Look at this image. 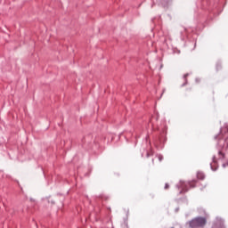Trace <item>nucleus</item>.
<instances>
[{"instance_id": "25", "label": "nucleus", "mask_w": 228, "mask_h": 228, "mask_svg": "<svg viewBox=\"0 0 228 228\" xmlns=\"http://www.w3.org/2000/svg\"><path fill=\"white\" fill-rule=\"evenodd\" d=\"M195 81H196V83H199L200 81V78L196 77Z\"/></svg>"}, {"instance_id": "9", "label": "nucleus", "mask_w": 228, "mask_h": 228, "mask_svg": "<svg viewBox=\"0 0 228 228\" xmlns=\"http://www.w3.org/2000/svg\"><path fill=\"white\" fill-rule=\"evenodd\" d=\"M122 228H129V212L126 213V216L123 217V224H121Z\"/></svg>"}, {"instance_id": "17", "label": "nucleus", "mask_w": 228, "mask_h": 228, "mask_svg": "<svg viewBox=\"0 0 228 228\" xmlns=\"http://www.w3.org/2000/svg\"><path fill=\"white\" fill-rule=\"evenodd\" d=\"M152 22L153 24H161L160 18H154Z\"/></svg>"}, {"instance_id": "2", "label": "nucleus", "mask_w": 228, "mask_h": 228, "mask_svg": "<svg viewBox=\"0 0 228 228\" xmlns=\"http://www.w3.org/2000/svg\"><path fill=\"white\" fill-rule=\"evenodd\" d=\"M168 131V126L167 122L163 121L159 126L156 128L155 135L153 137V143L157 151H162L167 143V134Z\"/></svg>"}, {"instance_id": "20", "label": "nucleus", "mask_w": 228, "mask_h": 228, "mask_svg": "<svg viewBox=\"0 0 228 228\" xmlns=\"http://www.w3.org/2000/svg\"><path fill=\"white\" fill-rule=\"evenodd\" d=\"M222 167H223V168H227V167H228V160L226 161V163H223Z\"/></svg>"}, {"instance_id": "10", "label": "nucleus", "mask_w": 228, "mask_h": 228, "mask_svg": "<svg viewBox=\"0 0 228 228\" xmlns=\"http://www.w3.org/2000/svg\"><path fill=\"white\" fill-rule=\"evenodd\" d=\"M151 156H154V150L152 149V146H151L150 144V147L147 148L146 150V158H151Z\"/></svg>"}, {"instance_id": "12", "label": "nucleus", "mask_w": 228, "mask_h": 228, "mask_svg": "<svg viewBox=\"0 0 228 228\" xmlns=\"http://www.w3.org/2000/svg\"><path fill=\"white\" fill-rule=\"evenodd\" d=\"M187 37H188V30L183 29V31L181 32L182 40H186Z\"/></svg>"}, {"instance_id": "29", "label": "nucleus", "mask_w": 228, "mask_h": 228, "mask_svg": "<svg viewBox=\"0 0 228 228\" xmlns=\"http://www.w3.org/2000/svg\"><path fill=\"white\" fill-rule=\"evenodd\" d=\"M151 161H152V163H154V159H152V160H151Z\"/></svg>"}, {"instance_id": "13", "label": "nucleus", "mask_w": 228, "mask_h": 228, "mask_svg": "<svg viewBox=\"0 0 228 228\" xmlns=\"http://www.w3.org/2000/svg\"><path fill=\"white\" fill-rule=\"evenodd\" d=\"M216 72H219V70H222V61H217L216 63Z\"/></svg>"}, {"instance_id": "8", "label": "nucleus", "mask_w": 228, "mask_h": 228, "mask_svg": "<svg viewBox=\"0 0 228 228\" xmlns=\"http://www.w3.org/2000/svg\"><path fill=\"white\" fill-rule=\"evenodd\" d=\"M153 3H158L159 4H160L161 6H163V8H168V6L172 5V0H152Z\"/></svg>"}, {"instance_id": "11", "label": "nucleus", "mask_w": 228, "mask_h": 228, "mask_svg": "<svg viewBox=\"0 0 228 228\" xmlns=\"http://www.w3.org/2000/svg\"><path fill=\"white\" fill-rule=\"evenodd\" d=\"M103 199H104V197H102V196H99V197L95 198V202L99 208H101V202H102Z\"/></svg>"}, {"instance_id": "14", "label": "nucleus", "mask_w": 228, "mask_h": 228, "mask_svg": "<svg viewBox=\"0 0 228 228\" xmlns=\"http://www.w3.org/2000/svg\"><path fill=\"white\" fill-rule=\"evenodd\" d=\"M197 177H198V179H200V181H203V179H205L206 175H205L204 173H202V172H198V173H197Z\"/></svg>"}, {"instance_id": "4", "label": "nucleus", "mask_w": 228, "mask_h": 228, "mask_svg": "<svg viewBox=\"0 0 228 228\" xmlns=\"http://www.w3.org/2000/svg\"><path fill=\"white\" fill-rule=\"evenodd\" d=\"M195 184H197V180L188 182L180 180L179 183H176L175 188L179 191V194L183 195V193L190 191V188H195Z\"/></svg>"}, {"instance_id": "26", "label": "nucleus", "mask_w": 228, "mask_h": 228, "mask_svg": "<svg viewBox=\"0 0 228 228\" xmlns=\"http://www.w3.org/2000/svg\"><path fill=\"white\" fill-rule=\"evenodd\" d=\"M29 200H30V202H35V199H33V198H30Z\"/></svg>"}, {"instance_id": "27", "label": "nucleus", "mask_w": 228, "mask_h": 228, "mask_svg": "<svg viewBox=\"0 0 228 228\" xmlns=\"http://www.w3.org/2000/svg\"><path fill=\"white\" fill-rule=\"evenodd\" d=\"M166 92V89H163L162 94H161V97H163V94Z\"/></svg>"}, {"instance_id": "23", "label": "nucleus", "mask_w": 228, "mask_h": 228, "mask_svg": "<svg viewBox=\"0 0 228 228\" xmlns=\"http://www.w3.org/2000/svg\"><path fill=\"white\" fill-rule=\"evenodd\" d=\"M183 200L184 204H188V199L187 198H183Z\"/></svg>"}, {"instance_id": "5", "label": "nucleus", "mask_w": 228, "mask_h": 228, "mask_svg": "<svg viewBox=\"0 0 228 228\" xmlns=\"http://www.w3.org/2000/svg\"><path fill=\"white\" fill-rule=\"evenodd\" d=\"M208 224L206 216H196L186 223L189 228H204Z\"/></svg>"}, {"instance_id": "22", "label": "nucleus", "mask_w": 228, "mask_h": 228, "mask_svg": "<svg viewBox=\"0 0 228 228\" xmlns=\"http://www.w3.org/2000/svg\"><path fill=\"white\" fill-rule=\"evenodd\" d=\"M169 188H170V185L168 183H166L164 189L168 190Z\"/></svg>"}, {"instance_id": "16", "label": "nucleus", "mask_w": 228, "mask_h": 228, "mask_svg": "<svg viewBox=\"0 0 228 228\" xmlns=\"http://www.w3.org/2000/svg\"><path fill=\"white\" fill-rule=\"evenodd\" d=\"M173 54H181V50L177 49L176 47L172 48Z\"/></svg>"}, {"instance_id": "7", "label": "nucleus", "mask_w": 228, "mask_h": 228, "mask_svg": "<svg viewBox=\"0 0 228 228\" xmlns=\"http://www.w3.org/2000/svg\"><path fill=\"white\" fill-rule=\"evenodd\" d=\"M210 169L212 172H216L218 170V158L216 155L212 157V162H210Z\"/></svg>"}, {"instance_id": "6", "label": "nucleus", "mask_w": 228, "mask_h": 228, "mask_svg": "<svg viewBox=\"0 0 228 228\" xmlns=\"http://www.w3.org/2000/svg\"><path fill=\"white\" fill-rule=\"evenodd\" d=\"M211 228H225V220L220 216H216L213 221Z\"/></svg>"}, {"instance_id": "18", "label": "nucleus", "mask_w": 228, "mask_h": 228, "mask_svg": "<svg viewBox=\"0 0 228 228\" xmlns=\"http://www.w3.org/2000/svg\"><path fill=\"white\" fill-rule=\"evenodd\" d=\"M157 158H158L159 161H163V155L159 154V155H157Z\"/></svg>"}, {"instance_id": "28", "label": "nucleus", "mask_w": 228, "mask_h": 228, "mask_svg": "<svg viewBox=\"0 0 228 228\" xmlns=\"http://www.w3.org/2000/svg\"><path fill=\"white\" fill-rule=\"evenodd\" d=\"M175 213H177V212L179 211V208H176L175 209Z\"/></svg>"}, {"instance_id": "21", "label": "nucleus", "mask_w": 228, "mask_h": 228, "mask_svg": "<svg viewBox=\"0 0 228 228\" xmlns=\"http://www.w3.org/2000/svg\"><path fill=\"white\" fill-rule=\"evenodd\" d=\"M159 113L156 112V117H155V120H159Z\"/></svg>"}, {"instance_id": "15", "label": "nucleus", "mask_w": 228, "mask_h": 228, "mask_svg": "<svg viewBox=\"0 0 228 228\" xmlns=\"http://www.w3.org/2000/svg\"><path fill=\"white\" fill-rule=\"evenodd\" d=\"M188 76H190L189 73H186L183 75V79H185V82L183 84H182V86H181L182 87H184L188 85V79H186V77H188Z\"/></svg>"}, {"instance_id": "3", "label": "nucleus", "mask_w": 228, "mask_h": 228, "mask_svg": "<svg viewBox=\"0 0 228 228\" xmlns=\"http://www.w3.org/2000/svg\"><path fill=\"white\" fill-rule=\"evenodd\" d=\"M225 6V0H202L201 8L208 12V13H213V15H220L224 7Z\"/></svg>"}, {"instance_id": "1", "label": "nucleus", "mask_w": 228, "mask_h": 228, "mask_svg": "<svg viewBox=\"0 0 228 228\" xmlns=\"http://www.w3.org/2000/svg\"><path fill=\"white\" fill-rule=\"evenodd\" d=\"M217 141L218 159H225V153L224 151H228V123H225L220 128L218 134L215 136Z\"/></svg>"}, {"instance_id": "19", "label": "nucleus", "mask_w": 228, "mask_h": 228, "mask_svg": "<svg viewBox=\"0 0 228 228\" xmlns=\"http://www.w3.org/2000/svg\"><path fill=\"white\" fill-rule=\"evenodd\" d=\"M131 132H129L128 134H126V135H125V138H126V142H129V138H127V136H131Z\"/></svg>"}, {"instance_id": "24", "label": "nucleus", "mask_w": 228, "mask_h": 228, "mask_svg": "<svg viewBox=\"0 0 228 228\" xmlns=\"http://www.w3.org/2000/svg\"><path fill=\"white\" fill-rule=\"evenodd\" d=\"M140 138V135H138V132L135 130V139Z\"/></svg>"}]
</instances>
